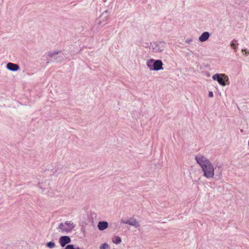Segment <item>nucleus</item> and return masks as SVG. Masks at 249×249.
I'll list each match as a JSON object with an SVG mask.
<instances>
[{"label": "nucleus", "mask_w": 249, "mask_h": 249, "mask_svg": "<svg viewBox=\"0 0 249 249\" xmlns=\"http://www.w3.org/2000/svg\"><path fill=\"white\" fill-rule=\"evenodd\" d=\"M100 249H109V246L107 243H104L100 246Z\"/></svg>", "instance_id": "nucleus-16"}, {"label": "nucleus", "mask_w": 249, "mask_h": 249, "mask_svg": "<svg viewBox=\"0 0 249 249\" xmlns=\"http://www.w3.org/2000/svg\"><path fill=\"white\" fill-rule=\"evenodd\" d=\"M213 94L212 91H209V97H213Z\"/></svg>", "instance_id": "nucleus-18"}, {"label": "nucleus", "mask_w": 249, "mask_h": 249, "mask_svg": "<svg viewBox=\"0 0 249 249\" xmlns=\"http://www.w3.org/2000/svg\"><path fill=\"white\" fill-rule=\"evenodd\" d=\"M192 41V40L191 39H187L186 40V42L187 43H190Z\"/></svg>", "instance_id": "nucleus-19"}, {"label": "nucleus", "mask_w": 249, "mask_h": 249, "mask_svg": "<svg viewBox=\"0 0 249 249\" xmlns=\"http://www.w3.org/2000/svg\"><path fill=\"white\" fill-rule=\"evenodd\" d=\"M121 223L134 226L136 228L140 227V225L137 220L134 217H131L127 220L122 219Z\"/></svg>", "instance_id": "nucleus-5"}, {"label": "nucleus", "mask_w": 249, "mask_h": 249, "mask_svg": "<svg viewBox=\"0 0 249 249\" xmlns=\"http://www.w3.org/2000/svg\"><path fill=\"white\" fill-rule=\"evenodd\" d=\"M235 42L236 40H232L231 43V46L234 50V51L236 52L237 50V47Z\"/></svg>", "instance_id": "nucleus-15"}, {"label": "nucleus", "mask_w": 249, "mask_h": 249, "mask_svg": "<svg viewBox=\"0 0 249 249\" xmlns=\"http://www.w3.org/2000/svg\"><path fill=\"white\" fill-rule=\"evenodd\" d=\"M6 68L9 71H16L19 69V67L18 64L9 62L7 64Z\"/></svg>", "instance_id": "nucleus-9"}, {"label": "nucleus", "mask_w": 249, "mask_h": 249, "mask_svg": "<svg viewBox=\"0 0 249 249\" xmlns=\"http://www.w3.org/2000/svg\"><path fill=\"white\" fill-rule=\"evenodd\" d=\"M59 242L62 247L71 242V239L68 236H62L59 238Z\"/></svg>", "instance_id": "nucleus-7"}, {"label": "nucleus", "mask_w": 249, "mask_h": 249, "mask_svg": "<svg viewBox=\"0 0 249 249\" xmlns=\"http://www.w3.org/2000/svg\"><path fill=\"white\" fill-rule=\"evenodd\" d=\"M154 59L153 58L147 60L146 65L150 71H153Z\"/></svg>", "instance_id": "nucleus-12"}, {"label": "nucleus", "mask_w": 249, "mask_h": 249, "mask_svg": "<svg viewBox=\"0 0 249 249\" xmlns=\"http://www.w3.org/2000/svg\"><path fill=\"white\" fill-rule=\"evenodd\" d=\"M108 227V223L107 221H100L97 225V227L100 231H104Z\"/></svg>", "instance_id": "nucleus-11"}, {"label": "nucleus", "mask_w": 249, "mask_h": 249, "mask_svg": "<svg viewBox=\"0 0 249 249\" xmlns=\"http://www.w3.org/2000/svg\"><path fill=\"white\" fill-rule=\"evenodd\" d=\"M46 246L50 249L55 248V244L53 241H50L46 244Z\"/></svg>", "instance_id": "nucleus-14"}, {"label": "nucleus", "mask_w": 249, "mask_h": 249, "mask_svg": "<svg viewBox=\"0 0 249 249\" xmlns=\"http://www.w3.org/2000/svg\"><path fill=\"white\" fill-rule=\"evenodd\" d=\"M58 52H54V53H53V54H58Z\"/></svg>", "instance_id": "nucleus-20"}, {"label": "nucleus", "mask_w": 249, "mask_h": 249, "mask_svg": "<svg viewBox=\"0 0 249 249\" xmlns=\"http://www.w3.org/2000/svg\"><path fill=\"white\" fill-rule=\"evenodd\" d=\"M112 241L113 243H114L116 245H118V244H119L121 242L122 239H121V237L118 236H114L112 238Z\"/></svg>", "instance_id": "nucleus-13"}, {"label": "nucleus", "mask_w": 249, "mask_h": 249, "mask_svg": "<svg viewBox=\"0 0 249 249\" xmlns=\"http://www.w3.org/2000/svg\"><path fill=\"white\" fill-rule=\"evenodd\" d=\"M210 34L208 32H203L198 37L199 42H204L206 41L210 37Z\"/></svg>", "instance_id": "nucleus-10"}, {"label": "nucleus", "mask_w": 249, "mask_h": 249, "mask_svg": "<svg viewBox=\"0 0 249 249\" xmlns=\"http://www.w3.org/2000/svg\"><path fill=\"white\" fill-rule=\"evenodd\" d=\"M163 65L161 60L154 59L153 71H158L163 70Z\"/></svg>", "instance_id": "nucleus-8"}, {"label": "nucleus", "mask_w": 249, "mask_h": 249, "mask_svg": "<svg viewBox=\"0 0 249 249\" xmlns=\"http://www.w3.org/2000/svg\"><path fill=\"white\" fill-rule=\"evenodd\" d=\"M74 224L71 221H66L59 224L58 229L62 233H68L71 232L75 228Z\"/></svg>", "instance_id": "nucleus-2"}, {"label": "nucleus", "mask_w": 249, "mask_h": 249, "mask_svg": "<svg viewBox=\"0 0 249 249\" xmlns=\"http://www.w3.org/2000/svg\"><path fill=\"white\" fill-rule=\"evenodd\" d=\"M242 52H245L246 55H248L249 54V51L246 49H242Z\"/></svg>", "instance_id": "nucleus-17"}, {"label": "nucleus", "mask_w": 249, "mask_h": 249, "mask_svg": "<svg viewBox=\"0 0 249 249\" xmlns=\"http://www.w3.org/2000/svg\"><path fill=\"white\" fill-rule=\"evenodd\" d=\"M213 80L217 81L222 87L230 84L229 77L225 73H215L212 76Z\"/></svg>", "instance_id": "nucleus-3"}, {"label": "nucleus", "mask_w": 249, "mask_h": 249, "mask_svg": "<svg viewBox=\"0 0 249 249\" xmlns=\"http://www.w3.org/2000/svg\"><path fill=\"white\" fill-rule=\"evenodd\" d=\"M195 160L201 168L203 176L207 178H212L214 176V167L212 162L205 156L198 154Z\"/></svg>", "instance_id": "nucleus-1"}, {"label": "nucleus", "mask_w": 249, "mask_h": 249, "mask_svg": "<svg viewBox=\"0 0 249 249\" xmlns=\"http://www.w3.org/2000/svg\"><path fill=\"white\" fill-rule=\"evenodd\" d=\"M109 15L108 11L106 10L102 13L99 18L98 25H101L106 23L108 19Z\"/></svg>", "instance_id": "nucleus-6"}, {"label": "nucleus", "mask_w": 249, "mask_h": 249, "mask_svg": "<svg viewBox=\"0 0 249 249\" xmlns=\"http://www.w3.org/2000/svg\"><path fill=\"white\" fill-rule=\"evenodd\" d=\"M166 47V43L164 41H157L151 44V48L154 52L162 53Z\"/></svg>", "instance_id": "nucleus-4"}, {"label": "nucleus", "mask_w": 249, "mask_h": 249, "mask_svg": "<svg viewBox=\"0 0 249 249\" xmlns=\"http://www.w3.org/2000/svg\"><path fill=\"white\" fill-rule=\"evenodd\" d=\"M248 145L249 146V142H248Z\"/></svg>", "instance_id": "nucleus-21"}]
</instances>
